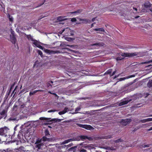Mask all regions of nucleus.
<instances>
[{
	"label": "nucleus",
	"mask_w": 152,
	"mask_h": 152,
	"mask_svg": "<svg viewBox=\"0 0 152 152\" xmlns=\"http://www.w3.org/2000/svg\"><path fill=\"white\" fill-rule=\"evenodd\" d=\"M79 20L80 21H83L82 22V23L90 24L91 23V20L86 19L79 18Z\"/></svg>",
	"instance_id": "8"
},
{
	"label": "nucleus",
	"mask_w": 152,
	"mask_h": 152,
	"mask_svg": "<svg viewBox=\"0 0 152 152\" xmlns=\"http://www.w3.org/2000/svg\"><path fill=\"white\" fill-rule=\"evenodd\" d=\"M69 108L67 107H65L64 110H63V111L64 113V114L66 113L67 111H69Z\"/></svg>",
	"instance_id": "34"
},
{
	"label": "nucleus",
	"mask_w": 152,
	"mask_h": 152,
	"mask_svg": "<svg viewBox=\"0 0 152 152\" xmlns=\"http://www.w3.org/2000/svg\"><path fill=\"white\" fill-rule=\"evenodd\" d=\"M82 10H80V9H79V10H78L77 11H74V12H71V13L72 14H74V13H80L81 12H82Z\"/></svg>",
	"instance_id": "25"
},
{
	"label": "nucleus",
	"mask_w": 152,
	"mask_h": 152,
	"mask_svg": "<svg viewBox=\"0 0 152 152\" xmlns=\"http://www.w3.org/2000/svg\"><path fill=\"white\" fill-rule=\"evenodd\" d=\"M80 136H79L73 138H72L73 140V141H76V140H77V141L80 140H81V138H80Z\"/></svg>",
	"instance_id": "24"
},
{
	"label": "nucleus",
	"mask_w": 152,
	"mask_h": 152,
	"mask_svg": "<svg viewBox=\"0 0 152 152\" xmlns=\"http://www.w3.org/2000/svg\"><path fill=\"white\" fill-rule=\"evenodd\" d=\"M48 139H49V138H48L46 137H45V136H44L42 137V140L43 141L45 142L47 140H48Z\"/></svg>",
	"instance_id": "33"
},
{
	"label": "nucleus",
	"mask_w": 152,
	"mask_h": 152,
	"mask_svg": "<svg viewBox=\"0 0 152 152\" xmlns=\"http://www.w3.org/2000/svg\"><path fill=\"white\" fill-rule=\"evenodd\" d=\"M146 124H142V125L136 127L132 131V132H134L135 131H136L137 129H139L140 128H142L143 127V126L144 125H145Z\"/></svg>",
	"instance_id": "16"
},
{
	"label": "nucleus",
	"mask_w": 152,
	"mask_h": 152,
	"mask_svg": "<svg viewBox=\"0 0 152 152\" xmlns=\"http://www.w3.org/2000/svg\"><path fill=\"white\" fill-rule=\"evenodd\" d=\"M150 11L152 12V8H151L150 9Z\"/></svg>",
	"instance_id": "64"
},
{
	"label": "nucleus",
	"mask_w": 152,
	"mask_h": 152,
	"mask_svg": "<svg viewBox=\"0 0 152 152\" xmlns=\"http://www.w3.org/2000/svg\"><path fill=\"white\" fill-rule=\"evenodd\" d=\"M7 17L10 20V21L12 22L13 20V18L12 17H10V14H8V15H7Z\"/></svg>",
	"instance_id": "30"
},
{
	"label": "nucleus",
	"mask_w": 152,
	"mask_h": 152,
	"mask_svg": "<svg viewBox=\"0 0 152 152\" xmlns=\"http://www.w3.org/2000/svg\"><path fill=\"white\" fill-rule=\"evenodd\" d=\"M80 110V108L79 107H78L75 109V111L76 112H77V111H79Z\"/></svg>",
	"instance_id": "47"
},
{
	"label": "nucleus",
	"mask_w": 152,
	"mask_h": 152,
	"mask_svg": "<svg viewBox=\"0 0 152 152\" xmlns=\"http://www.w3.org/2000/svg\"><path fill=\"white\" fill-rule=\"evenodd\" d=\"M56 111V110H49L48 111V112L50 113L52 112H54Z\"/></svg>",
	"instance_id": "42"
},
{
	"label": "nucleus",
	"mask_w": 152,
	"mask_h": 152,
	"mask_svg": "<svg viewBox=\"0 0 152 152\" xmlns=\"http://www.w3.org/2000/svg\"><path fill=\"white\" fill-rule=\"evenodd\" d=\"M49 93L50 94H53V95H57L56 94H55V93H51L50 92H49Z\"/></svg>",
	"instance_id": "57"
},
{
	"label": "nucleus",
	"mask_w": 152,
	"mask_h": 152,
	"mask_svg": "<svg viewBox=\"0 0 152 152\" xmlns=\"http://www.w3.org/2000/svg\"><path fill=\"white\" fill-rule=\"evenodd\" d=\"M126 100L125 101H123L120 102L119 104V106H121L125 104H127L129 102L132 101L131 99H126Z\"/></svg>",
	"instance_id": "7"
},
{
	"label": "nucleus",
	"mask_w": 152,
	"mask_h": 152,
	"mask_svg": "<svg viewBox=\"0 0 152 152\" xmlns=\"http://www.w3.org/2000/svg\"><path fill=\"white\" fill-rule=\"evenodd\" d=\"M133 9L135 10L136 11H137V9L136 8H135V7H133Z\"/></svg>",
	"instance_id": "61"
},
{
	"label": "nucleus",
	"mask_w": 152,
	"mask_h": 152,
	"mask_svg": "<svg viewBox=\"0 0 152 152\" xmlns=\"http://www.w3.org/2000/svg\"><path fill=\"white\" fill-rule=\"evenodd\" d=\"M132 121L131 119L126 118L125 119H122L120 122L121 124L124 126H126L130 123Z\"/></svg>",
	"instance_id": "4"
},
{
	"label": "nucleus",
	"mask_w": 152,
	"mask_h": 152,
	"mask_svg": "<svg viewBox=\"0 0 152 152\" xmlns=\"http://www.w3.org/2000/svg\"><path fill=\"white\" fill-rule=\"evenodd\" d=\"M65 17H63L62 16H58L57 18V20L59 22L62 21L66 20L67 19L65 18Z\"/></svg>",
	"instance_id": "11"
},
{
	"label": "nucleus",
	"mask_w": 152,
	"mask_h": 152,
	"mask_svg": "<svg viewBox=\"0 0 152 152\" xmlns=\"http://www.w3.org/2000/svg\"><path fill=\"white\" fill-rule=\"evenodd\" d=\"M42 142V139H38L37 140L36 142L35 143V144L42 143V142Z\"/></svg>",
	"instance_id": "27"
},
{
	"label": "nucleus",
	"mask_w": 152,
	"mask_h": 152,
	"mask_svg": "<svg viewBox=\"0 0 152 152\" xmlns=\"http://www.w3.org/2000/svg\"><path fill=\"white\" fill-rule=\"evenodd\" d=\"M17 108L18 106L15 105H14L13 108V110L15 111H16L17 110Z\"/></svg>",
	"instance_id": "38"
},
{
	"label": "nucleus",
	"mask_w": 152,
	"mask_h": 152,
	"mask_svg": "<svg viewBox=\"0 0 152 152\" xmlns=\"http://www.w3.org/2000/svg\"><path fill=\"white\" fill-rule=\"evenodd\" d=\"M39 119L41 120H46L47 121H51V118L41 117L39 118Z\"/></svg>",
	"instance_id": "22"
},
{
	"label": "nucleus",
	"mask_w": 152,
	"mask_h": 152,
	"mask_svg": "<svg viewBox=\"0 0 152 152\" xmlns=\"http://www.w3.org/2000/svg\"><path fill=\"white\" fill-rule=\"evenodd\" d=\"M148 121H152V118H148L147 119Z\"/></svg>",
	"instance_id": "48"
},
{
	"label": "nucleus",
	"mask_w": 152,
	"mask_h": 152,
	"mask_svg": "<svg viewBox=\"0 0 152 152\" xmlns=\"http://www.w3.org/2000/svg\"><path fill=\"white\" fill-rule=\"evenodd\" d=\"M147 119H143V120H140L139 121V123H140V122H141L142 123H145V122H147Z\"/></svg>",
	"instance_id": "40"
},
{
	"label": "nucleus",
	"mask_w": 152,
	"mask_h": 152,
	"mask_svg": "<svg viewBox=\"0 0 152 152\" xmlns=\"http://www.w3.org/2000/svg\"><path fill=\"white\" fill-rule=\"evenodd\" d=\"M124 59V58H122L121 57H118L116 58V60L117 61L122 60Z\"/></svg>",
	"instance_id": "32"
},
{
	"label": "nucleus",
	"mask_w": 152,
	"mask_h": 152,
	"mask_svg": "<svg viewBox=\"0 0 152 152\" xmlns=\"http://www.w3.org/2000/svg\"><path fill=\"white\" fill-rule=\"evenodd\" d=\"M64 114V113L62 111H60L58 113V114L60 115H62Z\"/></svg>",
	"instance_id": "43"
},
{
	"label": "nucleus",
	"mask_w": 152,
	"mask_h": 152,
	"mask_svg": "<svg viewBox=\"0 0 152 152\" xmlns=\"http://www.w3.org/2000/svg\"><path fill=\"white\" fill-rule=\"evenodd\" d=\"M122 74H123V73H120L119 74H118V75H115L114 76V79H115L117 78V77H119L120 75H121V76H122Z\"/></svg>",
	"instance_id": "39"
},
{
	"label": "nucleus",
	"mask_w": 152,
	"mask_h": 152,
	"mask_svg": "<svg viewBox=\"0 0 152 152\" xmlns=\"http://www.w3.org/2000/svg\"><path fill=\"white\" fill-rule=\"evenodd\" d=\"M11 34L10 35V40L12 44H15L17 41L15 37V34L14 31L11 29L10 31Z\"/></svg>",
	"instance_id": "2"
},
{
	"label": "nucleus",
	"mask_w": 152,
	"mask_h": 152,
	"mask_svg": "<svg viewBox=\"0 0 152 152\" xmlns=\"http://www.w3.org/2000/svg\"><path fill=\"white\" fill-rule=\"evenodd\" d=\"M134 76V75H131L130 76H128L126 77H121L119 79V80L120 81H121L123 80H124L126 79H128L131 77H133Z\"/></svg>",
	"instance_id": "15"
},
{
	"label": "nucleus",
	"mask_w": 152,
	"mask_h": 152,
	"mask_svg": "<svg viewBox=\"0 0 152 152\" xmlns=\"http://www.w3.org/2000/svg\"><path fill=\"white\" fill-rule=\"evenodd\" d=\"M40 91L39 90H36L34 91H30L29 92V95H32L34 94H35L37 92H38L39 91Z\"/></svg>",
	"instance_id": "19"
},
{
	"label": "nucleus",
	"mask_w": 152,
	"mask_h": 152,
	"mask_svg": "<svg viewBox=\"0 0 152 152\" xmlns=\"http://www.w3.org/2000/svg\"><path fill=\"white\" fill-rule=\"evenodd\" d=\"M73 141V140L72 138L70 139L67 140H64V142H62L63 144H65L66 143H67Z\"/></svg>",
	"instance_id": "17"
},
{
	"label": "nucleus",
	"mask_w": 152,
	"mask_h": 152,
	"mask_svg": "<svg viewBox=\"0 0 152 152\" xmlns=\"http://www.w3.org/2000/svg\"><path fill=\"white\" fill-rule=\"evenodd\" d=\"M140 17V16H136L135 17V18H139Z\"/></svg>",
	"instance_id": "60"
},
{
	"label": "nucleus",
	"mask_w": 152,
	"mask_h": 152,
	"mask_svg": "<svg viewBox=\"0 0 152 152\" xmlns=\"http://www.w3.org/2000/svg\"><path fill=\"white\" fill-rule=\"evenodd\" d=\"M23 34L26 36V37L29 40H31V41H33L34 40L33 39V37L31 36L30 34L27 35L25 33H23Z\"/></svg>",
	"instance_id": "12"
},
{
	"label": "nucleus",
	"mask_w": 152,
	"mask_h": 152,
	"mask_svg": "<svg viewBox=\"0 0 152 152\" xmlns=\"http://www.w3.org/2000/svg\"><path fill=\"white\" fill-rule=\"evenodd\" d=\"M0 114L1 115V116H0V119L3 118L4 119H5L7 115L6 110H3L1 112H0Z\"/></svg>",
	"instance_id": "6"
},
{
	"label": "nucleus",
	"mask_w": 152,
	"mask_h": 152,
	"mask_svg": "<svg viewBox=\"0 0 152 152\" xmlns=\"http://www.w3.org/2000/svg\"><path fill=\"white\" fill-rule=\"evenodd\" d=\"M110 149L111 150H115V149L113 147L110 148Z\"/></svg>",
	"instance_id": "53"
},
{
	"label": "nucleus",
	"mask_w": 152,
	"mask_h": 152,
	"mask_svg": "<svg viewBox=\"0 0 152 152\" xmlns=\"http://www.w3.org/2000/svg\"><path fill=\"white\" fill-rule=\"evenodd\" d=\"M94 30L95 31H101L102 32H104L105 31L104 29L103 28H95L94 29Z\"/></svg>",
	"instance_id": "23"
},
{
	"label": "nucleus",
	"mask_w": 152,
	"mask_h": 152,
	"mask_svg": "<svg viewBox=\"0 0 152 152\" xmlns=\"http://www.w3.org/2000/svg\"><path fill=\"white\" fill-rule=\"evenodd\" d=\"M47 86H48V87H49L50 86H51V87L52 86L49 83L47 84Z\"/></svg>",
	"instance_id": "51"
},
{
	"label": "nucleus",
	"mask_w": 152,
	"mask_h": 152,
	"mask_svg": "<svg viewBox=\"0 0 152 152\" xmlns=\"http://www.w3.org/2000/svg\"><path fill=\"white\" fill-rule=\"evenodd\" d=\"M69 108L67 107H65L64 110H63V111L64 113V114L66 113L67 111H69Z\"/></svg>",
	"instance_id": "35"
},
{
	"label": "nucleus",
	"mask_w": 152,
	"mask_h": 152,
	"mask_svg": "<svg viewBox=\"0 0 152 152\" xmlns=\"http://www.w3.org/2000/svg\"><path fill=\"white\" fill-rule=\"evenodd\" d=\"M151 6V4L148 1L145 2L144 4V6L146 8H150Z\"/></svg>",
	"instance_id": "13"
},
{
	"label": "nucleus",
	"mask_w": 152,
	"mask_h": 152,
	"mask_svg": "<svg viewBox=\"0 0 152 152\" xmlns=\"http://www.w3.org/2000/svg\"><path fill=\"white\" fill-rule=\"evenodd\" d=\"M14 86V84H12L11 86L9 92L7 95H9L10 93L11 92V91L12 90V89L13 88Z\"/></svg>",
	"instance_id": "28"
},
{
	"label": "nucleus",
	"mask_w": 152,
	"mask_h": 152,
	"mask_svg": "<svg viewBox=\"0 0 152 152\" xmlns=\"http://www.w3.org/2000/svg\"><path fill=\"white\" fill-rule=\"evenodd\" d=\"M48 16V15H42V17L41 18H40V19L44 17H45V16Z\"/></svg>",
	"instance_id": "56"
},
{
	"label": "nucleus",
	"mask_w": 152,
	"mask_h": 152,
	"mask_svg": "<svg viewBox=\"0 0 152 152\" xmlns=\"http://www.w3.org/2000/svg\"><path fill=\"white\" fill-rule=\"evenodd\" d=\"M61 121V120L60 119H58L53 118V119H52L51 120V121H54L55 122H56V121L60 122Z\"/></svg>",
	"instance_id": "31"
},
{
	"label": "nucleus",
	"mask_w": 152,
	"mask_h": 152,
	"mask_svg": "<svg viewBox=\"0 0 152 152\" xmlns=\"http://www.w3.org/2000/svg\"><path fill=\"white\" fill-rule=\"evenodd\" d=\"M33 42H34L33 44L37 47L40 44L39 42L36 40L34 39Z\"/></svg>",
	"instance_id": "21"
},
{
	"label": "nucleus",
	"mask_w": 152,
	"mask_h": 152,
	"mask_svg": "<svg viewBox=\"0 0 152 152\" xmlns=\"http://www.w3.org/2000/svg\"><path fill=\"white\" fill-rule=\"evenodd\" d=\"M123 141V140L121 138H119L117 140H115V143H118L119 142H121Z\"/></svg>",
	"instance_id": "29"
},
{
	"label": "nucleus",
	"mask_w": 152,
	"mask_h": 152,
	"mask_svg": "<svg viewBox=\"0 0 152 152\" xmlns=\"http://www.w3.org/2000/svg\"><path fill=\"white\" fill-rule=\"evenodd\" d=\"M76 124L79 127L83 128L87 130H91L93 129V127L90 125L82 124Z\"/></svg>",
	"instance_id": "3"
},
{
	"label": "nucleus",
	"mask_w": 152,
	"mask_h": 152,
	"mask_svg": "<svg viewBox=\"0 0 152 152\" xmlns=\"http://www.w3.org/2000/svg\"><path fill=\"white\" fill-rule=\"evenodd\" d=\"M95 23H92L91 25V28H92L94 26V24Z\"/></svg>",
	"instance_id": "59"
},
{
	"label": "nucleus",
	"mask_w": 152,
	"mask_h": 152,
	"mask_svg": "<svg viewBox=\"0 0 152 152\" xmlns=\"http://www.w3.org/2000/svg\"><path fill=\"white\" fill-rule=\"evenodd\" d=\"M113 69H110L107 70L104 74V75H110V74H111V72H112Z\"/></svg>",
	"instance_id": "20"
},
{
	"label": "nucleus",
	"mask_w": 152,
	"mask_h": 152,
	"mask_svg": "<svg viewBox=\"0 0 152 152\" xmlns=\"http://www.w3.org/2000/svg\"><path fill=\"white\" fill-rule=\"evenodd\" d=\"M77 20L75 18H72L71 19V21L72 22H75Z\"/></svg>",
	"instance_id": "41"
},
{
	"label": "nucleus",
	"mask_w": 152,
	"mask_h": 152,
	"mask_svg": "<svg viewBox=\"0 0 152 152\" xmlns=\"http://www.w3.org/2000/svg\"><path fill=\"white\" fill-rule=\"evenodd\" d=\"M80 152H87L86 151V150L84 149H83L80 150Z\"/></svg>",
	"instance_id": "46"
},
{
	"label": "nucleus",
	"mask_w": 152,
	"mask_h": 152,
	"mask_svg": "<svg viewBox=\"0 0 152 152\" xmlns=\"http://www.w3.org/2000/svg\"><path fill=\"white\" fill-rule=\"evenodd\" d=\"M116 70H115L111 74H110V77H111L112 76H113L114 75H115V74L116 73Z\"/></svg>",
	"instance_id": "44"
},
{
	"label": "nucleus",
	"mask_w": 152,
	"mask_h": 152,
	"mask_svg": "<svg viewBox=\"0 0 152 152\" xmlns=\"http://www.w3.org/2000/svg\"><path fill=\"white\" fill-rule=\"evenodd\" d=\"M8 130V128L6 127L0 128V135L6 137L7 135L6 134L7 133Z\"/></svg>",
	"instance_id": "5"
},
{
	"label": "nucleus",
	"mask_w": 152,
	"mask_h": 152,
	"mask_svg": "<svg viewBox=\"0 0 152 152\" xmlns=\"http://www.w3.org/2000/svg\"><path fill=\"white\" fill-rule=\"evenodd\" d=\"M152 130V127H151L150 129H147V131H151Z\"/></svg>",
	"instance_id": "52"
},
{
	"label": "nucleus",
	"mask_w": 152,
	"mask_h": 152,
	"mask_svg": "<svg viewBox=\"0 0 152 152\" xmlns=\"http://www.w3.org/2000/svg\"><path fill=\"white\" fill-rule=\"evenodd\" d=\"M152 62V61H148L147 62H145V63H144V64H145V63H151V62Z\"/></svg>",
	"instance_id": "55"
},
{
	"label": "nucleus",
	"mask_w": 152,
	"mask_h": 152,
	"mask_svg": "<svg viewBox=\"0 0 152 152\" xmlns=\"http://www.w3.org/2000/svg\"><path fill=\"white\" fill-rule=\"evenodd\" d=\"M104 44L103 42H96V43L92 44V46L97 45L99 47L103 46Z\"/></svg>",
	"instance_id": "14"
},
{
	"label": "nucleus",
	"mask_w": 152,
	"mask_h": 152,
	"mask_svg": "<svg viewBox=\"0 0 152 152\" xmlns=\"http://www.w3.org/2000/svg\"><path fill=\"white\" fill-rule=\"evenodd\" d=\"M17 88H18V86H16V87H15V88L14 89V90L13 91H12V93L11 94V95H12V94H13V93H14V92L15 91H16L15 93V94H14V95H15V94H16V92H17Z\"/></svg>",
	"instance_id": "36"
},
{
	"label": "nucleus",
	"mask_w": 152,
	"mask_h": 152,
	"mask_svg": "<svg viewBox=\"0 0 152 152\" xmlns=\"http://www.w3.org/2000/svg\"><path fill=\"white\" fill-rule=\"evenodd\" d=\"M6 86H3V91H4V90L5 88H6Z\"/></svg>",
	"instance_id": "58"
},
{
	"label": "nucleus",
	"mask_w": 152,
	"mask_h": 152,
	"mask_svg": "<svg viewBox=\"0 0 152 152\" xmlns=\"http://www.w3.org/2000/svg\"><path fill=\"white\" fill-rule=\"evenodd\" d=\"M46 52L47 53H48L49 54H55L57 53H59V52L58 50H46Z\"/></svg>",
	"instance_id": "10"
},
{
	"label": "nucleus",
	"mask_w": 152,
	"mask_h": 152,
	"mask_svg": "<svg viewBox=\"0 0 152 152\" xmlns=\"http://www.w3.org/2000/svg\"><path fill=\"white\" fill-rule=\"evenodd\" d=\"M72 145V143H71L69 144L68 145H69L70 146H71Z\"/></svg>",
	"instance_id": "63"
},
{
	"label": "nucleus",
	"mask_w": 152,
	"mask_h": 152,
	"mask_svg": "<svg viewBox=\"0 0 152 152\" xmlns=\"http://www.w3.org/2000/svg\"><path fill=\"white\" fill-rule=\"evenodd\" d=\"M150 145H145L143 146L144 148L149 147Z\"/></svg>",
	"instance_id": "49"
},
{
	"label": "nucleus",
	"mask_w": 152,
	"mask_h": 152,
	"mask_svg": "<svg viewBox=\"0 0 152 152\" xmlns=\"http://www.w3.org/2000/svg\"><path fill=\"white\" fill-rule=\"evenodd\" d=\"M121 55L124 57V58L125 57H132L134 56L139 57L142 56V53L140 52H134V53H122Z\"/></svg>",
	"instance_id": "1"
},
{
	"label": "nucleus",
	"mask_w": 152,
	"mask_h": 152,
	"mask_svg": "<svg viewBox=\"0 0 152 152\" xmlns=\"http://www.w3.org/2000/svg\"><path fill=\"white\" fill-rule=\"evenodd\" d=\"M151 149V148H148V149H145V150L146 151H148V150H150V149Z\"/></svg>",
	"instance_id": "62"
},
{
	"label": "nucleus",
	"mask_w": 152,
	"mask_h": 152,
	"mask_svg": "<svg viewBox=\"0 0 152 152\" xmlns=\"http://www.w3.org/2000/svg\"><path fill=\"white\" fill-rule=\"evenodd\" d=\"M80 138H81V140H84L86 139L90 140H93V138L92 137H88L85 135H80Z\"/></svg>",
	"instance_id": "9"
},
{
	"label": "nucleus",
	"mask_w": 152,
	"mask_h": 152,
	"mask_svg": "<svg viewBox=\"0 0 152 152\" xmlns=\"http://www.w3.org/2000/svg\"><path fill=\"white\" fill-rule=\"evenodd\" d=\"M36 146L35 147L36 148H37L38 149H39L41 148V146H43L44 145L43 143H39V144H36Z\"/></svg>",
	"instance_id": "18"
},
{
	"label": "nucleus",
	"mask_w": 152,
	"mask_h": 152,
	"mask_svg": "<svg viewBox=\"0 0 152 152\" xmlns=\"http://www.w3.org/2000/svg\"><path fill=\"white\" fill-rule=\"evenodd\" d=\"M37 47L42 50L43 49V47L40 44Z\"/></svg>",
	"instance_id": "45"
},
{
	"label": "nucleus",
	"mask_w": 152,
	"mask_h": 152,
	"mask_svg": "<svg viewBox=\"0 0 152 152\" xmlns=\"http://www.w3.org/2000/svg\"><path fill=\"white\" fill-rule=\"evenodd\" d=\"M37 53L39 55H40L41 57L43 56L42 53L41 51L39 50H38L37 51Z\"/></svg>",
	"instance_id": "37"
},
{
	"label": "nucleus",
	"mask_w": 152,
	"mask_h": 152,
	"mask_svg": "<svg viewBox=\"0 0 152 152\" xmlns=\"http://www.w3.org/2000/svg\"><path fill=\"white\" fill-rule=\"evenodd\" d=\"M96 18V17L93 18L91 20V21L93 22L94 21Z\"/></svg>",
	"instance_id": "54"
},
{
	"label": "nucleus",
	"mask_w": 152,
	"mask_h": 152,
	"mask_svg": "<svg viewBox=\"0 0 152 152\" xmlns=\"http://www.w3.org/2000/svg\"><path fill=\"white\" fill-rule=\"evenodd\" d=\"M45 134L46 136H48L50 135L48 129H46L45 130Z\"/></svg>",
	"instance_id": "26"
},
{
	"label": "nucleus",
	"mask_w": 152,
	"mask_h": 152,
	"mask_svg": "<svg viewBox=\"0 0 152 152\" xmlns=\"http://www.w3.org/2000/svg\"><path fill=\"white\" fill-rule=\"evenodd\" d=\"M45 1L43 2L42 3V4H41L40 5H39V6H37V7H39L41 6V5H43V4H44V2H45Z\"/></svg>",
	"instance_id": "50"
}]
</instances>
